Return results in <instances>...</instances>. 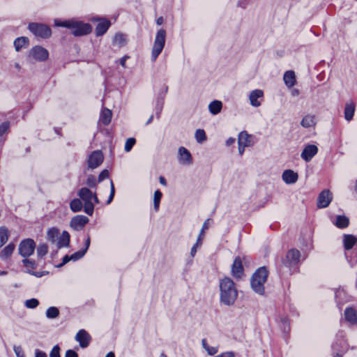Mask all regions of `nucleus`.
Returning <instances> with one entry per match:
<instances>
[{"instance_id": "3", "label": "nucleus", "mask_w": 357, "mask_h": 357, "mask_svg": "<svg viewBox=\"0 0 357 357\" xmlns=\"http://www.w3.org/2000/svg\"><path fill=\"white\" fill-rule=\"evenodd\" d=\"M268 277V271L265 266L257 268L250 279L252 289L259 295H264L265 292L264 284Z\"/></svg>"}, {"instance_id": "61", "label": "nucleus", "mask_w": 357, "mask_h": 357, "mask_svg": "<svg viewBox=\"0 0 357 357\" xmlns=\"http://www.w3.org/2000/svg\"><path fill=\"white\" fill-rule=\"evenodd\" d=\"M215 357H235V353L234 351H225Z\"/></svg>"}, {"instance_id": "5", "label": "nucleus", "mask_w": 357, "mask_h": 357, "mask_svg": "<svg viewBox=\"0 0 357 357\" xmlns=\"http://www.w3.org/2000/svg\"><path fill=\"white\" fill-rule=\"evenodd\" d=\"M301 252L296 249H290L286 254L285 257L282 259V267L287 268L291 275L293 273L292 269L296 268L300 263Z\"/></svg>"}, {"instance_id": "52", "label": "nucleus", "mask_w": 357, "mask_h": 357, "mask_svg": "<svg viewBox=\"0 0 357 357\" xmlns=\"http://www.w3.org/2000/svg\"><path fill=\"white\" fill-rule=\"evenodd\" d=\"M238 138L242 139L243 142H245L246 146L250 145V135H249L246 132H241Z\"/></svg>"}, {"instance_id": "43", "label": "nucleus", "mask_w": 357, "mask_h": 357, "mask_svg": "<svg viewBox=\"0 0 357 357\" xmlns=\"http://www.w3.org/2000/svg\"><path fill=\"white\" fill-rule=\"evenodd\" d=\"M136 144V139L134 137H129L126 139L125 146H124V150L126 152L128 153L130 152L133 146Z\"/></svg>"}, {"instance_id": "8", "label": "nucleus", "mask_w": 357, "mask_h": 357, "mask_svg": "<svg viewBox=\"0 0 357 357\" xmlns=\"http://www.w3.org/2000/svg\"><path fill=\"white\" fill-rule=\"evenodd\" d=\"M166 31L164 29H160L155 37L153 46L151 51V61H155L162 52L165 45Z\"/></svg>"}, {"instance_id": "55", "label": "nucleus", "mask_w": 357, "mask_h": 357, "mask_svg": "<svg viewBox=\"0 0 357 357\" xmlns=\"http://www.w3.org/2000/svg\"><path fill=\"white\" fill-rule=\"evenodd\" d=\"M13 351L17 357H25L20 346L14 345Z\"/></svg>"}, {"instance_id": "29", "label": "nucleus", "mask_w": 357, "mask_h": 357, "mask_svg": "<svg viewBox=\"0 0 357 357\" xmlns=\"http://www.w3.org/2000/svg\"><path fill=\"white\" fill-rule=\"evenodd\" d=\"M222 109V102L218 100L211 101L208 105V110L213 115L218 114Z\"/></svg>"}, {"instance_id": "18", "label": "nucleus", "mask_w": 357, "mask_h": 357, "mask_svg": "<svg viewBox=\"0 0 357 357\" xmlns=\"http://www.w3.org/2000/svg\"><path fill=\"white\" fill-rule=\"evenodd\" d=\"M178 161L180 163L187 165H191L192 163V155L189 150L187 149L185 147H179L178 150Z\"/></svg>"}, {"instance_id": "16", "label": "nucleus", "mask_w": 357, "mask_h": 357, "mask_svg": "<svg viewBox=\"0 0 357 357\" xmlns=\"http://www.w3.org/2000/svg\"><path fill=\"white\" fill-rule=\"evenodd\" d=\"M75 340L79 342V347L82 349L86 348L91 340V337L84 329H80L77 333Z\"/></svg>"}, {"instance_id": "49", "label": "nucleus", "mask_w": 357, "mask_h": 357, "mask_svg": "<svg viewBox=\"0 0 357 357\" xmlns=\"http://www.w3.org/2000/svg\"><path fill=\"white\" fill-rule=\"evenodd\" d=\"M109 172L108 169H105L102 170L98 175V183H101L105 179L109 178Z\"/></svg>"}, {"instance_id": "42", "label": "nucleus", "mask_w": 357, "mask_h": 357, "mask_svg": "<svg viewBox=\"0 0 357 357\" xmlns=\"http://www.w3.org/2000/svg\"><path fill=\"white\" fill-rule=\"evenodd\" d=\"M98 179H96V176L93 174H89L87 176L86 180V185L89 187V188H96L98 184Z\"/></svg>"}, {"instance_id": "60", "label": "nucleus", "mask_w": 357, "mask_h": 357, "mask_svg": "<svg viewBox=\"0 0 357 357\" xmlns=\"http://www.w3.org/2000/svg\"><path fill=\"white\" fill-rule=\"evenodd\" d=\"M344 294V291L342 289H337L335 292V298L337 304H340L341 301L339 300V298Z\"/></svg>"}, {"instance_id": "10", "label": "nucleus", "mask_w": 357, "mask_h": 357, "mask_svg": "<svg viewBox=\"0 0 357 357\" xmlns=\"http://www.w3.org/2000/svg\"><path fill=\"white\" fill-rule=\"evenodd\" d=\"M50 56L49 51L41 45H35L29 52L28 57L37 62L46 61Z\"/></svg>"}, {"instance_id": "50", "label": "nucleus", "mask_w": 357, "mask_h": 357, "mask_svg": "<svg viewBox=\"0 0 357 357\" xmlns=\"http://www.w3.org/2000/svg\"><path fill=\"white\" fill-rule=\"evenodd\" d=\"M201 243H202V237H200V236H199L197 239V242L193 245V246L192 247L191 250H190V255L192 257H195V255L197 252V249L198 247H199L201 245Z\"/></svg>"}, {"instance_id": "2", "label": "nucleus", "mask_w": 357, "mask_h": 357, "mask_svg": "<svg viewBox=\"0 0 357 357\" xmlns=\"http://www.w3.org/2000/svg\"><path fill=\"white\" fill-rule=\"evenodd\" d=\"M220 302L224 305H232L237 296L238 291L234 281L228 277H225L220 281Z\"/></svg>"}, {"instance_id": "12", "label": "nucleus", "mask_w": 357, "mask_h": 357, "mask_svg": "<svg viewBox=\"0 0 357 357\" xmlns=\"http://www.w3.org/2000/svg\"><path fill=\"white\" fill-rule=\"evenodd\" d=\"M278 328L283 333V338L287 340L291 330L290 319L287 314H278L275 318Z\"/></svg>"}, {"instance_id": "35", "label": "nucleus", "mask_w": 357, "mask_h": 357, "mask_svg": "<svg viewBox=\"0 0 357 357\" xmlns=\"http://www.w3.org/2000/svg\"><path fill=\"white\" fill-rule=\"evenodd\" d=\"M9 238V231L5 226L0 227V248L5 245Z\"/></svg>"}, {"instance_id": "6", "label": "nucleus", "mask_w": 357, "mask_h": 357, "mask_svg": "<svg viewBox=\"0 0 357 357\" xmlns=\"http://www.w3.org/2000/svg\"><path fill=\"white\" fill-rule=\"evenodd\" d=\"M77 195L84 202V212L91 216L94 212V205L92 202L93 192L89 188L82 187L79 190Z\"/></svg>"}, {"instance_id": "53", "label": "nucleus", "mask_w": 357, "mask_h": 357, "mask_svg": "<svg viewBox=\"0 0 357 357\" xmlns=\"http://www.w3.org/2000/svg\"><path fill=\"white\" fill-rule=\"evenodd\" d=\"M26 273L31 275H33L36 278H41L43 276H44L45 275H46L48 272H46V271H33L32 270H30V269H26Z\"/></svg>"}, {"instance_id": "30", "label": "nucleus", "mask_w": 357, "mask_h": 357, "mask_svg": "<svg viewBox=\"0 0 357 357\" xmlns=\"http://www.w3.org/2000/svg\"><path fill=\"white\" fill-rule=\"evenodd\" d=\"M15 248V244L13 243H10L0 252V259L3 261L6 260L12 255Z\"/></svg>"}, {"instance_id": "40", "label": "nucleus", "mask_w": 357, "mask_h": 357, "mask_svg": "<svg viewBox=\"0 0 357 357\" xmlns=\"http://www.w3.org/2000/svg\"><path fill=\"white\" fill-rule=\"evenodd\" d=\"M195 137L196 141L199 144L203 143L207 139L206 132L203 129H197L195 131Z\"/></svg>"}, {"instance_id": "33", "label": "nucleus", "mask_w": 357, "mask_h": 357, "mask_svg": "<svg viewBox=\"0 0 357 357\" xmlns=\"http://www.w3.org/2000/svg\"><path fill=\"white\" fill-rule=\"evenodd\" d=\"M168 91V86H164L163 89L160 90L155 98V104L164 106L165 95Z\"/></svg>"}, {"instance_id": "46", "label": "nucleus", "mask_w": 357, "mask_h": 357, "mask_svg": "<svg viewBox=\"0 0 357 357\" xmlns=\"http://www.w3.org/2000/svg\"><path fill=\"white\" fill-rule=\"evenodd\" d=\"M22 262L26 268H31V269H36L37 268V263L35 260L24 258L22 259Z\"/></svg>"}, {"instance_id": "28", "label": "nucleus", "mask_w": 357, "mask_h": 357, "mask_svg": "<svg viewBox=\"0 0 357 357\" xmlns=\"http://www.w3.org/2000/svg\"><path fill=\"white\" fill-rule=\"evenodd\" d=\"M29 40L27 37L20 36L15 39L13 45L16 52H20L23 47L29 45Z\"/></svg>"}, {"instance_id": "22", "label": "nucleus", "mask_w": 357, "mask_h": 357, "mask_svg": "<svg viewBox=\"0 0 357 357\" xmlns=\"http://www.w3.org/2000/svg\"><path fill=\"white\" fill-rule=\"evenodd\" d=\"M70 234L64 230L62 231L60 236H59L57 240V248L61 249L62 248H68L70 245Z\"/></svg>"}, {"instance_id": "39", "label": "nucleus", "mask_w": 357, "mask_h": 357, "mask_svg": "<svg viewBox=\"0 0 357 357\" xmlns=\"http://www.w3.org/2000/svg\"><path fill=\"white\" fill-rule=\"evenodd\" d=\"M101 119L104 125L107 126L111 122L112 112L108 109H105L101 113Z\"/></svg>"}, {"instance_id": "26", "label": "nucleus", "mask_w": 357, "mask_h": 357, "mask_svg": "<svg viewBox=\"0 0 357 357\" xmlns=\"http://www.w3.org/2000/svg\"><path fill=\"white\" fill-rule=\"evenodd\" d=\"M283 80L288 88L294 86L296 82L295 73L293 70H287L284 73Z\"/></svg>"}, {"instance_id": "15", "label": "nucleus", "mask_w": 357, "mask_h": 357, "mask_svg": "<svg viewBox=\"0 0 357 357\" xmlns=\"http://www.w3.org/2000/svg\"><path fill=\"white\" fill-rule=\"evenodd\" d=\"M231 275L236 279L240 280L244 275V268L243 266L241 258L236 257L231 265Z\"/></svg>"}, {"instance_id": "7", "label": "nucleus", "mask_w": 357, "mask_h": 357, "mask_svg": "<svg viewBox=\"0 0 357 357\" xmlns=\"http://www.w3.org/2000/svg\"><path fill=\"white\" fill-rule=\"evenodd\" d=\"M27 29L35 37L41 39L50 38L52 33L48 25L40 22H29Z\"/></svg>"}, {"instance_id": "31", "label": "nucleus", "mask_w": 357, "mask_h": 357, "mask_svg": "<svg viewBox=\"0 0 357 357\" xmlns=\"http://www.w3.org/2000/svg\"><path fill=\"white\" fill-rule=\"evenodd\" d=\"M70 208L73 213H78L84 210V204L79 198H74L70 202Z\"/></svg>"}, {"instance_id": "51", "label": "nucleus", "mask_w": 357, "mask_h": 357, "mask_svg": "<svg viewBox=\"0 0 357 357\" xmlns=\"http://www.w3.org/2000/svg\"><path fill=\"white\" fill-rule=\"evenodd\" d=\"M60 351V347L58 344L54 345L50 353V357H61Z\"/></svg>"}, {"instance_id": "45", "label": "nucleus", "mask_w": 357, "mask_h": 357, "mask_svg": "<svg viewBox=\"0 0 357 357\" xmlns=\"http://www.w3.org/2000/svg\"><path fill=\"white\" fill-rule=\"evenodd\" d=\"M114 42L119 45V47H122L125 44V37L124 35L121 33H117L115 34L114 38Z\"/></svg>"}, {"instance_id": "27", "label": "nucleus", "mask_w": 357, "mask_h": 357, "mask_svg": "<svg viewBox=\"0 0 357 357\" xmlns=\"http://www.w3.org/2000/svg\"><path fill=\"white\" fill-rule=\"evenodd\" d=\"M345 319L354 324H357V311L353 307H347L344 310Z\"/></svg>"}, {"instance_id": "34", "label": "nucleus", "mask_w": 357, "mask_h": 357, "mask_svg": "<svg viewBox=\"0 0 357 357\" xmlns=\"http://www.w3.org/2000/svg\"><path fill=\"white\" fill-rule=\"evenodd\" d=\"M59 309L55 306L48 307L45 311V316L49 319H54L59 317Z\"/></svg>"}, {"instance_id": "14", "label": "nucleus", "mask_w": 357, "mask_h": 357, "mask_svg": "<svg viewBox=\"0 0 357 357\" xmlns=\"http://www.w3.org/2000/svg\"><path fill=\"white\" fill-rule=\"evenodd\" d=\"M89 222L88 217L84 215H77L71 218L70 227L75 231H80Z\"/></svg>"}, {"instance_id": "32", "label": "nucleus", "mask_w": 357, "mask_h": 357, "mask_svg": "<svg viewBox=\"0 0 357 357\" xmlns=\"http://www.w3.org/2000/svg\"><path fill=\"white\" fill-rule=\"evenodd\" d=\"M10 127V123L8 121L0 124V144L2 145L6 141L4 135L8 133Z\"/></svg>"}, {"instance_id": "4", "label": "nucleus", "mask_w": 357, "mask_h": 357, "mask_svg": "<svg viewBox=\"0 0 357 357\" xmlns=\"http://www.w3.org/2000/svg\"><path fill=\"white\" fill-rule=\"evenodd\" d=\"M348 347L349 344L345 338L344 332L342 331H338L331 344L333 357H343L347 351Z\"/></svg>"}, {"instance_id": "57", "label": "nucleus", "mask_w": 357, "mask_h": 357, "mask_svg": "<svg viewBox=\"0 0 357 357\" xmlns=\"http://www.w3.org/2000/svg\"><path fill=\"white\" fill-rule=\"evenodd\" d=\"M162 109H163V106L158 105L155 104L154 111L155 112V115H156L157 119H160V114H161L162 111Z\"/></svg>"}, {"instance_id": "38", "label": "nucleus", "mask_w": 357, "mask_h": 357, "mask_svg": "<svg viewBox=\"0 0 357 357\" xmlns=\"http://www.w3.org/2000/svg\"><path fill=\"white\" fill-rule=\"evenodd\" d=\"M314 124V116L311 115L305 116L301 122V125L305 128H310Z\"/></svg>"}, {"instance_id": "47", "label": "nucleus", "mask_w": 357, "mask_h": 357, "mask_svg": "<svg viewBox=\"0 0 357 357\" xmlns=\"http://www.w3.org/2000/svg\"><path fill=\"white\" fill-rule=\"evenodd\" d=\"M86 252L83 250L82 249L79 250L78 251L73 253L71 255V259L73 261H76L84 257L86 255Z\"/></svg>"}, {"instance_id": "56", "label": "nucleus", "mask_w": 357, "mask_h": 357, "mask_svg": "<svg viewBox=\"0 0 357 357\" xmlns=\"http://www.w3.org/2000/svg\"><path fill=\"white\" fill-rule=\"evenodd\" d=\"M91 245V237L89 234H87L84 241V246L82 249L87 252Z\"/></svg>"}, {"instance_id": "11", "label": "nucleus", "mask_w": 357, "mask_h": 357, "mask_svg": "<svg viewBox=\"0 0 357 357\" xmlns=\"http://www.w3.org/2000/svg\"><path fill=\"white\" fill-rule=\"evenodd\" d=\"M36 249V243L32 238L22 240L18 246V252L24 258L31 256Z\"/></svg>"}, {"instance_id": "23", "label": "nucleus", "mask_w": 357, "mask_h": 357, "mask_svg": "<svg viewBox=\"0 0 357 357\" xmlns=\"http://www.w3.org/2000/svg\"><path fill=\"white\" fill-rule=\"evenodd\" d=\"M355 109V104L353 102H349L345 104L344 116L347 121L349 122L353 119Z\"/></svg>"}, {"instance_id": "36", "label": "nucleus", "mask_w": 357, "mask_h": 357, "mask_svg": "<svg viewBox=\"0 0 357 357\" xmlns=\"http://www.w3.org/2000/svg\"><path fill=\"white\" fill-rule=\"evenodd\" d=\"M59 230L56 227H52L47 231V239L52 243H55L59 238Z\"/></svg>"}, {"instance_id": "24", "label": "nucleus", "mask_w": 357, "mask_h": 357, "mask_svg": "<svg viewBox=\"0 0 357 357\" xmlns=\"http://www.w3.org/2000/svg\"><path fill=\"white\" fill-rule=\"evenodd\" d=\"M357 243V238L353 234H344L343 245L346 250H350Z\"/></svg>"}, {"instance_id": "59", "label": "nucleus", "mask_w": 357, "mask_h": 357, "mask_svg": "<svg viewBox=\"0 0 357 357\" xmlns=\"http://www.w3.org/2000/svg\"><path fill=\"white\" fill-rule=\"evenodd\" d=\"M65 357H78V354L73 349H68L66 351Z\"/></svg>"}, {"instance_id": "62", "label": "nucleus", "mask_w": 357, "mask_h": 357, "mask_svg": "<svg viewBox=\"0 0 357 357\" xmlns=\"http://www.w3.org/2000/svg\"><path fill=\"white\" fill-rule=\"evenodd\" d=\"M35 357H47V354L45 351L36 349L34 351Z\"/></svg>"}, {"instance_id": "48", "label": "nucleus", "mask_w": 357, "mask_h": 357, "mask_svg": "<svg viewBox=\"0 0 357 357\" xmlns=\"http://www.w3.org/2000/svg\"><path fill=\"white\" fill-rule=\"evenodd\" d=\"M114 196H115V188H114V183H113V181L112 180H110V193H109V197L107 200V202L106 204H110L114 198Z\"/></svg>"}, {"instance_id": "1", "label": "nucleus", "mask_w": 357, "mask_h": 357, "mask_svg": "<svg viewBox=\"0 0 357 357\" xmlns=\"http://www.w3.org/2000/svg\"><path fill=\"white\" fill-rule=\"evenodd\" d=\"M54 24L56 27H64L72 29L71 33L76 37L86 36L92 31V26L90 24L84 23L75 18L64 20L56 18L54 20Z\"/></svg>"}, {"instance_id": "58", "label": "nucleus", "mask_w": 357, "mask_h": 357, "mask_svg": "<svg viewBox=\"0 0 357 357\" xmlns=\"http://www.w3.org/2000/svg\"><path fill=\"white\" fill-rule=\"evenodd\" d=\"M206 351L209 356H213L218 352V350L217 347L209 346L208 348H206Z\"/></svg>"}, {"instance_id": "44", "label": "nucleus", "mask_w": 357, "mask_h": 357, "mask_svg": "<svg viewBox=\"0 0 357 357\" xmlns=\"http://www.w3.org/2000/svg\"><path fill=\"white\" fill-rule=\"evenodd\" d=\"M24 305L29 309H34L39 305V301L37 298H30L25 301Z\"/></svg>"}, {"instance_id": "21", "label": "nucleus", "mask_w": 357, "mask_h": 357, "mask_svg": "<svg viewBox=\"0 0 357 357\" xmlns=\"http://www.w3.org/2000/svg\"><path fill=\"white\" fill-rule=\"evenodd\" d=\"M264 96V92L261 89H255L252 91L249 96L250 105L253 107H257L261 105V102L259 100Z\"/></svg>"}, {"instance_id": "37", "label": "nucleus", "mask_w": 357, "mask_h": 357, "mask_svg": "<svg viewBox=\"0 0 357 357\" xmlns=\"http://www.w3.org/2000/svg\"><path fill=\"white\" fill-rule=\"evenodd\" d=\"M37 256L38 259H43L48 252V246L46 243H40L37 247Z\"/></svg>"}, {"instance_id": "41", "label": "nucleus", "mask_w": 357, "mask_h": 357, "mask_svg": "<svg viewBox=\"0 0 357 357\" xmlns=\"http://www.w3.org/2000/svg\"><path fill=\"white\" fill-rule=\"evenodd\" d=\"M162 197V193L159 190H156L154 192L153 207L155 211H158L159 208V206H160V203Z\"/></svg>"}, {"instance_id": "54", "label": "nucleus", "mask_w": 357, "mask_h": 357, "mask_svg": "<svg viewBox=\"0 0 357 357\" xmlns=\"http://www.w3.org/2000/svg\"><path fill=\"white\" fill-rule=\"evenodd\" d=\"M238 152L241 155H243L245 148L247 146L245 142H243L242 139L238 138Z\"/></svg>"}, {"instance_id": "64", "label": "nucleus", "mask_w": 357, "mask_h": 357, "mask_svg": "<svg viewBox=\"0 0 357 357\" xmlns=\"http://www.w3.org/2000/svg\"><path fill=\"white\" fill-rule=\"evenodd\" d=\"M345 257L347 259V263L350 266V267H354L356 263V261L354 259H352L349 257L347 254H345Z\"/></svg>"}, {"instance_id": "9", "label": "nucleus", "mask_w": 357, "mask_h": 357, "mask_svg": "<svg viewBox=\"0 0 357 357\" xmlns=\"http://www.w3.org/2000/svg\"><path fill=\"white\" fill-rule=\"evenodd\" d=\"M104 161V155L100 150L93 151L89 154L86 159V168L85 172L88 170H93L98 168Z\"/></svg>"}, {"instance_id": "25", "label": "nucleus", "mask_w": 357, "mask_h": 357, "mask_svg": "<svg viewBox=\"0 0 357 357\" xmlns=\"http://www.w3.org/2000/svg\"><path fill=\"white\" fill-rule=\"evenodd\" d=\"M333 223L339 229H344L349 226V219L344 215H338L333 220Z\"/></svg>"}, {"instance_id": "20", "label": "nucleus", "mask_w": 357, "mask_h": 357, "mask_svg": "<svg viewBox=\"0 0 357 357\" xmlns=\"http://www.w3.org/2000/svg\"><path fill=\"white\" fill-rule=\"evenodd\" d=\"M111 26V22L106 18L101 20L96 26L95 33L96 36H103Z\"/></svg>"}, {"instance_id": "19", "label": "nucleus", "mask_w": 357, "mask_h": 357, "mask_svg": "<svg viewBox=\"0 0 357 357\" xmlns=\"http://www.w3.org/2000/svg\"><path fill=\"white\" fill-rule=\"evenodd\" d=\"M282 178L286 184L291 185L296 183L298 179V174L294 170L288 169L282 172Z\"/></svg>"}, {"instance_id": "13", "label": "nucleus", "mask_w": 357, "mask_h": 357, "mask_svg": "<svg viewBox=\"0 0 357 357\" xmlns=\"http://www.w3.org/2000/svg\"><path fill=\"white\" fill-rule=\"evenodd\" d=\"M333 200V195L331 192L325 189L322 190L318 195L317 206L318 208H324L329 206Z\"/></svg>"}, {"instance_id": "17", "label": "nucleus", "mask_w": 357, "mask_h": 357, "mask_svg": "<svg viewBox=\"0 0 357 357\" xmlns=\"http://www.w3.org/2000/svg\"><path fill=\"white\" fill-rule=\"evenodd\" d=\"M318 147L314 144L306 145L301 152V157L306 162H310L318 153Z\"/></svg>"}, {"instance_id": "63", "label": "nucleus", "mask_w": 357, "mask_h": 357, "mask_svg": "<svg viewBox=\"0 0 357 357\" xmlns=\"http://www.w3.org/2000/svg\"><path fill=\"white\" fill-rule=\"evenodd\" d=\"M129 58H130V56H128V55H124L123 57H121V58L120 59L119 63H120V65H121L123 68H126V61H127Z\"/></svg>"}]
</instances>
